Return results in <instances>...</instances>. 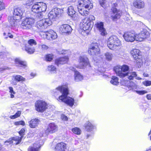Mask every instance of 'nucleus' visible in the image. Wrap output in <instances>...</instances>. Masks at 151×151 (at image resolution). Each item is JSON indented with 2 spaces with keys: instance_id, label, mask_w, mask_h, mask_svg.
<instances>
[{
  "instance_id": "25",
  "label": "nucleus",
  "mask_w": 151,
  "mask_h": 151,
  "mask_svg": "<svg viewBox=\"0 0 151 151\" xmlns=\"http://www.w3.org/2000/svg\"><path fill=\"white\" fill-rule=\"evenodd\" d=\"M48 40L55 39L57 37V35L56 32L52 30H50L48 31Z\"/></svg>"
},
{
  "instance_id": "36",
  "label": "nucleus",
  "mask_w": 151,
  "mask_h": 151,
  "mask_svg": "<svg viewBox=\"0 0 151 151\" xmlns=\"http://www.w3.org/2000/svg\"><path fill=\"white\" fill-rule=\"evenodd\" d=\"M106 59L108 60H111L113 57L112 54L109 52H107L104 55Z\"/></svg>"
},
{
  "instance_id": "49",
  "label": "nucleus",
  "mask_w": 151,
  "mask_h": 151,
  "mask_svg": "<svg viewBox=\"0 0 151 151\" xmlns=\"http://www.w3.org/2000/svg\"><path fill=\"white\" fill-rule=\"evenodd\" d=\"M5 6L4 3L1 0H0V11L5 9Z\"/></svg>"
},
{
  "instance_id": "34",
  "label": "nucleus",
  "mask_w": 151,
  "mask_h": 151,
  "mask_svg": "<svg viewBox=\"0 0 151 151\" xmlns=\"http://www.w3.org/2000/svg\"><path fill=\"white\" fill-rule=\"evenodd\" d=\"M38 45L39 48L41 51H45L48 48V47L45 44H40Z\"/></svg>"
},
{
  "instance_id": "54",
  "label": "nucleus",
  "mask_w": 151,
  "mask_h": 151,
  "mask_svg": "<svg viewBox=\"0 0 151 151\" xmlns=\"http://www.w3.org/2000/svg\"><path fill=\"white\" fill-rule=\"evenodd\" d=\"M86 19H88L91 22H93V20H94L95 19V17L94 16L92 15H90L89 16L88 18H86Z\"/></svg>"
},
{
  "instance_id": "59",
  "label": "nucleus",
  "mask_w": 151,
  "mask_h": 151,
  "mask_svg": "<svg viewBox=\"0 0 151 151\" xmlns=\"http://www.w3.org/2000/svg\"><path fill=\"white\" fill-rule=\"evenodd\" d=\"M70 69L73 71L75 73L76 71H77L74 68L72 67L70 68Z\"/></svg>"
},
{
  "instance_id": "63",
  "label": "nucleus",
  "mask_w": 151,
  "mask_h": 151,
  "mask_svg": "<svg viewBox=\"0 0 151 151\" xmlns=\"http://www.w3.org/2000/svg\"><path fill=\"white\" fill-rule=\"evenodd\" d=\"M30 75L32 76H35V73H32L30 74Z\"/></svg>"
},
{
  "instance_id": "9",
  "label": "nucleus",
  "mask_w": 151,
  "mask_h": 151,
  "mask_svg": "<svg viewBox=\"0 0 151 151\" xmlns=\"http://www.w3.org/2000/svg\"><path fill=\"white\" fill-rule=\"evenodd\" d=\"M52 24V22L49 19H43L38 21L36 27L39 29H44Z\"/></svg>"
},
{
  "instance_id": "26",
  "label": "nucleus",
  "mask_w": 151,
  "mask_h": 151,
  "mask_svg": "<svg viewBox=\"0 0 151 151\" xmlns=\"http://www.w3.org/2000/svg\"><path fill=\"white\" fill-rule=\"evenodd\" d=\"M8 20L10 25L12 27L16 26L17 25L18 22L20 20L14 19L13 16L12 17H9Z\"/></svg>"
},
{
  "instance_id": "8",
  "label": "nucleus",
  "mask_w": 151,
  "mask_h": 151,
  "mask_svg": "<svg viewBox=\"0 0 151 151\" xmlns=\"http://www.w3.org/2000/svg\"><path fill=\"white\" fill-rule=\"evenodd\" d=\"M35 22L32 18H27L23 19L21 24V27L24 29H28L32 27Z\"/></svg>"
},
{
  "instance_id": "62",
  "label": "nucleus",
  "mask_w": 151,
  "mask_h": 151,
  "mask_svg": "<svg viewBox=\"0 0 151 151\" xmlns=\"http://www.w3.org/2000/svg\"><path fill=\"white\" fill-rule=\"evenodd\" d=\"M146 151H151V147L147 148Z\"/></svg>"
},
{
  "instance_id": "19",
  "label": "nucleus",
  "mask_w": 151,
  "mask_h": 151,
  "mask_svg": "<svg viewBox=\"0 0 151 151\" xmlns=\"http://www.w3.org/2000/svg\"><path fill=\"white\" fill-rule=\"evenodd\" d=\"M59 31L63 33H66L70 32L72 31V28L68 24H64L60 26L59 27Z\"/></svg>"
},
{
  "instance_id": "56",
  "label": "nucleus",
  "mask_w": 151,
  "mask_h": 151,
  "mask_svg": "<svg viewBox=\"0 0 151 151\" xmlns=\"http://www.w3.org/2000/svg\"><path fill=\"white\" fill-rule=\"evenodd\" d=\"M124 1V0H116V1L118 3H120V5L122 4L124 5V2L125 3V1Z\"/></svg>"
},
{
  "instance_id": "52",
  "label": "nucleus",
  "mask_w": 151,
  "mask_h": 151,
  "mask_svg": "<svg viewBox=\"0 0 151 151\" xmlns=\"http://www.w3.org/2000/svg\"><path fill=\"white\" fill-rule=\"evenodd\" d=\"M25 132V130L24 129L22 128L20 131L19 132V134L20 135L22 138L23 137V136L24 135V132Z\"/></svg>"
},
{
  "instance_id": "45",
  "label": "nucleus",
  "mask_w": 151,
  "mask_h": 151,
  "mask_svg": "<svg viewBox=\"0 0 151 151\" xmlns=\"http://www.w3.org/2000/svg\"><path fill=\"white\" fill-rule=\"evenodd\" d=\"M52 59V55L51 54H48L46 56V60L47 61H50Z\"/></svg>"
},
{
  "instance_id": "30",
  "label": "nucleus",
  "mask_w": 151,
  "mask_h": 151,
  "mask_svg": "<svg viewBox=\"0 0 151 151\" xmlns=\"http://www.w3.org/2000/svg\"><path fill=\"white\" fill-rule=\"evenodd\" d=\"M110 83L111 84L114 85H118L119 83L118 78L115 76H112L110 81Z\"/></svg>"
},
{
  "instance_id": "29",
  "label": "nucleus",
  "mask_w": 151,
  "mask_h": 151,
  "mask_svg": "<svg viewBox=\"0 0 151 151\" xmlns=\"http://www.w3.org/2000/svg\"><path fill=\"white\" fill-rule=\"evenodd\" d=\"M85 127L86 130L88 132L92 131L93 128V126L89 122H87L85 124Z\"/></svg>"
},
{
  "instance_id": "51",
  "label": "nucleus",
  "mask_w": 151,
  "mask_h": 151,
  "mask_svg": "<svg viewBox=\"0 0 151 151\" xmlns=\"http://www.w3.org/2000/svg\"><path fill=\"white\" fill-rule=\"evenodd\" d=\"M106 0H99V2L100 5L102 7L104 8L105 6L104 4L106 3Z\"/></svg>"
},
{
  "instance_id": "37",
  "label": "nucleus",
  "mask_w": 151,
  "mask_h": 151,
  "mask_svg": "<svg viewBox=\"0 0 151 151\" xmlns=\"http://www.w3.org/2000/svg\"><path fill=\"white\" fill-rule=\"evenodd\" d=\"M38 147L37 146L36 144H34L32 147H29L28 149L29 151H38Z\"/></svg>"
},
{
  "instance_id": "46",
  "label": "nucleus",
  "mask_w": 151,
  "mask_h": 151,
  "mask_svg": "<svg viewBox=\"0 0 151 151\" xmlns=\"http://www.w3.org/2000/svg\"><path fill=\"white\" fill-rule=\"evenodd\" d=\"M41 36L44 38H46L47 39L48 37V32H42L40 34Z\"/></svg>"
},
{
  "instance_id": "13",
  "label": "nucleus",
  "mask_w": 151,
  "mask_h": 151,
  "mask_svg": "<svg viewBox=\"0 0 151 151\" xmlns=\"http://www.w3.org/2000/svg\"><path fill=\"white\" fill-rule=\"evenodd\" d=\"M150 36L149 32L147 30L144 29L138 35H136V41L140 42L147 39Z\"/></svg>"
},
{
  "instance_id": "21",
  "label": "nucleus",
  "mask_w": 151,
  "mask_h": 151,
  "mask_svg": "<svg viewBox=\"0 0 151 151\" xmlns=\"http://www.w3.org/2000/svg\"><path fill=\"white\" fill-rule=\"evenodd\" d=\"M66 145L63 142L59 143L55 146L56 151H65L66 149Z\"/></svg>"
},
{
  "instance_id": "11",
  "label": "nucleus",
  "mask_w": 151,
  "mask_h": 151,
  "mask_svg": "<svg viewBox=\"0 0 151 151\" xmlns=\"http://www.w3.org/2000/svg\"><path fill=\"white\" fill-rule=\"evenodd\" d=\"M47 103L42 100L38 101L35 104L36 111L41 112L44 111L47 108Z\"/></svg>"
},
{
  "instance_id": "10",
  "label": "nucleus",
  "mask_w": 151,
  "mask_h": 151,
  "mask_svg": "<svg viewBox=\"0 0 151 151\" xmlns=\"http://www.w3.org/2000/svg\"><path fill=\"white\" fill-rule=\"evenodd\" d=\"M93 22H91L88 19L86 18L83 19L81 24V27L84 31L91 29L93 27Z\"/></svg>"
},
{
  "instance_id": "58",
  "label": "nucleus",
  "mask_w": 151,
  "mask_h": 151,
  "mask_svg": "<svg viewBox=\"0 0 151 151\" xmlns=\"http://www.w3.org/2000/svg\"><path fill=\"white\" fill-rule=\"evenodd\" d=\"M138 87L139 86H138L137 85H135L134 86H133V87H132V88L133 89V90H134V91H135V90L136 89V88H138Z\"/></svg>"
},
{
  "instance_id": "18",
  "label": "nucleus",
  "mask_w": 151,
  "mask_h": 151,
  "mask_svg": "<svg viewBox=\"0 0 151 151\" xmlns=\"http://www.w3.org/2000/svg\"><path fill=\"white\" fill-rule=\"evenodd\" d=\"M58 130V127L54 123H50L45 133L47 134L52 133Z\"/></svg>"
},
{
  "instance_id": "48",
  "label": "nucleus",
  "mask_w": 151,
  "mask_h": 151,
  "mask_svg": "<svg viewBox=\"0 0 151 151\" xmlns=\"http://www.w3.org/2000/svg\"><path fill=\"white\" fill-rule=\"evenodd\" d=\"M25 123L24 122L22 121H20L18 122H16L14 123V124L16 125H21L24 126L25 125Z\"/></svg>"
},
{
  "instance_id": "1",
  "label": "nucleus",
  "mask_w": 151,
  "mask_h": 151,
  "mask_svg": "<svg viewBox=\"0 0 151 151\" xmlns=\"http://www.w3.org/2000/svg\"><path fill=\"white\" fill-rule=\"evenodd\" d=\"M54 92L55 96L59 95L60 93H62V95L57 99L58 101L64 102L70 107L73 106L74 100L73 99L68 97L69 91L67 86L63 85L59 86L54 90Z\"/></svg>"
},
{
  "instance_id": "5",
  "label": "nucleus",
  "mask_w": 151,
  "mask_h": 151,
  "mask_svg": "<svg viewBox=\"0 0 151 151\" xmlns=\"http://www.w3.org/2000/svg\"><path fill=\"white\" fill-rule=\"evenodd\" d=\"M47 9V6L45 3L42 2H37L32 6V11L35 13L40 14V18L43 16L42 12H45Z\"/></svg>"
},
{
  "instance_id": "2",
  "label": "nucleus",
  "mask_w": 151,
  "mask_h": 151,
  "mask_svg": "<svg viewBox=\"0 0 151 151\" xmlns=\"http://www.w3.org/2000/svg\"><path fill=\"white\" fill-rule=\"evenodd\" d=\"M93 8V5L89 0H78V9L80 14L83 16L88 15L89 9Z\"/></svg>"
},
{
  "instance_id": "35",
  "label": "nucleus",
  "mask_w": 151,
  "mask_h": 151,
  "mask_svg": "<svg viewBox=\"0 0 151 151\" xmlns=\"http://www.w3.org/2000/svg\"><path fill=\"white\" fill-rule=\"evenodd\" d=\"M25 50L29 54H33L35 51V49L34 47H30L29 46V47H26L25 48Z\"/></svg>"
},
{
  "instance_id": "42",
  "label": "nucleus",
  "mask_w": 151,
  "mask_h": 151,
  "mask_svg": "<svg viewBox=\"0 0 151 151\" xmlns=\"http://www.w3.org/2000/svg\"><path fill=\"white\" fill-rule=\"evenodd\" d=\"M28 43L30 46L36 45L37 44V42L35 40L33 39H31L28 41Z\"/></svg>"
},
{
  "instance_id": "28",
  "label": "nucleus",
  "mask_w": 151,
  "mask_h": 151,
  "mask_svg": "<svg viewBox=\"0 0 151 151\" xmlns=\"http://www.w3.org/2000/svg\"><path fill=\"white\" fill-rule=\"evenodd\" d=\"M74 78L75 80L77 82L81 81L83 79V76L78 71L75 72L74 74Z\"/></svg>"
},
{
  "instance_id": "15",
  "label": "nucleus",
  "mask_w": 151,
  "mask_h": 151,
  "mask_svg": "<svg viewBox=\"0 0 151 151\" xmlns=\"http://www.w3.org/2000/svg\"><path fill=\"white\" fill-rule=\"evenodd\" d=\"M24 12V10L20 8H17L14 9L13 14L14 18L17 20H20Z\"/></svg>"
},
{
  "instance_id": "57",
  "label": "nucleus",
  "mask_w": 151,
  "mask_h": 151,
  "mask_svg": "<svg viewBox=\"0 0 151 151\" xmlns=\"http://www.w3.org/2000/svg\"><path fill=\"white\" fill-rule=\"evenodd\" d=\"M148 100L151 99V94H147L146 96Z\"/></svg>"
},
{
  "instance_id": "23",
  "label": "nucleus",
  "mask_w": 151,
  "mask_h": 151,
  "mask_svg": "<svg viewBox=\"0 0 151 151\" xmlns=\"http://www.w3.org/2000/svg\"><path fill=\"white\" fill-rule=\"evenodd\" d=\"M40 120L37 118L32 119L29 122V126L31 128H34L37 127L39 124Z\"/></svg>"
},
{
  "instance_id": "22",
  "label": "nucleus",
  "mask_w": 151,
  "mask_h": 151,
  "mask_svg": "<svg viewBox=\"0 0 151 151\" xmlns=\"http://www.w3.org/2000/svg\"><path fill=\"white\" fill-rule=\"evenodd\" d=\"M68 15L72 17L74 20L77 19L78 17H76V11L73 6H70L68 8Z\"/></svg>"
},
{
  "instance_id": "17",
  "label": "nucleus",
  "mask_w": 151,
  "mask_h": 151,
  "mask_svg": "<svg viewBox=\"0 0 151 151\" xmlns=\"http://www.w3.org/2000/svg\"><path fill=\"white\" fill-rule=\"evenodd\" d=\"M96 27L99 30L101 35L104 36L107 35L106 29L104 27L103 23L102 22H98L95 24Z\"/></svg>"
},
{
  "instance_id": "44",
  "label": "nucleus",
  "mask_w": 151,
  "mask_h": 151,
  "mask_svg": "<svg viewBox=\"0 0 151 151\" xmlns=\"http://www.w3.org/2000/svg\"><path fill=\"white\" fill-rule=\"evenodd\" d=\"M9 92L11 93L10 95L11 97L13 98L14 97V94H15V92L14 91L12 87H9Z\"/></svg>"
},
{
  "instance_id": "38",
  "label": "nucleus",
  "mask_w": 151,
  "mask_h": 151,
  "mask_svg": "<svg viewBox=\"0 0 151 151\" xmlns=\"http://www.w3.org/2000/svg\"><path fill=\"white\" fill-rule=\"evenodd\" d=\"M56 68L53 65H51L48 67V70L52 73H54L56 71Z\"/></svg>"
},
{
  "instance_id": "32",
  "label": "nucleus",
  "mask_w": 151,
  "mask_h": 151,
  "mask_svg": "<svg viewBox=\"0 0 151 151\" xmlns=\"http://www.w3.org/2000/svg\"><path fill=\"white\" fill-rule=\"evenodd\" d=\"M13 78L14 80L16 81L19 82L20 81H24L25 80V78L20 75H16L14 76Z\"/></svg>"
},
{
  "instance_id": "6",
  "label": "nucleus",
  "mask_w": 151,
  "mask_h": 151,
  "mask_svg": "<svg viewBox=\"0 0 151 151\" xmlns=\"http://www.w3.org/2000/svg\"><path fill=\"white\" fill-rule=\"evenodd\" d=\"M88 52L89 55L93 57L99 54L100 53V50L98 43L96 42L91 43L88 48Z\"/></svg>"
},
{
  "instance_id": "47",
  "label": "nucleus",
  "mask_w": 151,
  "mask_h": 151,
  "mask_svg": "<svg viewBox=\"0 0 151 151\" xmlns=\"http://www.w3.org/2000/svg\"><path fill=\"white\" fill-rule=\"evenodd\" d=\"M34 1V0H27L26 1L25 4L28 6H30L33 4Z\"/></svg>"
},
{
  "instance_id": "50",
  "label": "nucleus",
  "mask_w": 151,
  "mask_h": 151,
  "mask_svg": "<svg viewBox=\"0 0 151 151\" xmlns=\"http://www.w3.org/2000/svg\"><path fill=\"white\" fill-rule=\"evenodd\" d=\"M143 83L146 86H148L151 85V81H144L143 82Z\"/></svg>"
},
{
  "instance_id": "53",
  "label": "nucleus",
  "mask_w": 151,
  "mask_h": 151,
  "mask_svg": "<svg viewBox=\"0 0 151 151\" xmlns=\"http://www.w3.org/2000/svg\"><path fill=\"white\" fill-rule=\"evenodd\" d=\"M61 118L62 120L66 121L68 120V117L64 114H62L61 116Z\"/></svg>"
},
{
  "instance_id": "7",
  "label": "nucleus",
  "mask_w": 151,
  "mask_h": 151,
  "mask_svg": "<svg viewBox=\"0 0 151 151\" xmlns=\"http://www.w3.org/2000/svg\"><path fill=\"white\" fill-rule=\"evenodd\" d=\"M62 11L60 9L58 8L53 9L48 14V19L52 22L56 20L60 16Z\"/></svg>"
},
{
  "instance_id": "31",
  "label": "nucleus",
  "mask_w": 151,
  "mask_h": 151,
  "mask_svg": "<svg viewBox=\"0 0 151 151\" xmlns=\"http://www.w3.org/2000/svg\"><path fill=\"white\" fill-rule=\"evenodd\" d=\"M15 61L17 64L20 65L21 66H25L26 65V63L22 61L20 58H17L15 59Z\"/></svg>"
},
{
  "instance_id": "24",
  "label": "nucleus",
  "mask_w": 151,
  "mask_h": 151,
  "mask_svg": "<svg viewBox=\"0 0 151 151\" xmlns=\"http://www.w3.org/2000/svg\"><path fill=\"white\" fill-rule=\"evenodd\" d=\"M68 60V57L65 56L56 59L55 60V63L56 65L58 66L60 64H63L66 63Z\"/></svg>"
},
{
  "instance_id": "41",
  "label": "nucleus",
  "mask_w": 151,
  "mask_h": 151,
  "mask_svg": "<svg viewBox=\"0 0 151 151\" xmlns=\"http://www.w3.org/2000/svg\"><path fill=\"white\" fill-rule=\"evenodd\" d=\"M21 114V112L20 111H18L14 115L10 116V118L12 119H15L20 116Z\"/></svg>"
},
{
  "instance_id": "3",
  "label": "nucleus",
  "mask_w": 151,
  "mask_h": 151,
  "mask_svg": "<svg viewBox=\"0 0 151 151\" xmlns=\"http://www.w3.org/2000/svg\"><path fill=\"white\" fill-rule=\"evenodd\" d=\"M129 68V67L127 65H124L122 66L118 65L114 67V70L117 75L120 78H122L128 76L129 79L131 80L133 79L134 77L126 72L128 70Z\"/></svg>"
},
{
  "instance_id": "14",
  "label": "nucleus",
  "mask_w": 151,
  "mask_h": 151,
  "mask_svg": "<svg viewBox=\"0 0 151 151\" xmlns=\"http://www.w3.org/2000/svg\"><path fill=\"white\" fill-rule=\"evenodd\" d=\"M79 64L76 67L80 69L83 68L86 66L89 65L88 60L87 58L84 56H81L78 59Z\"/></svg>"
},
{
  "instance_id": "16",
  "label": "nucleus",
  "mask_w": 151,
  "mask_h": 151,
  "mask_svg": "<svg viewBox=\"0 0 151 151\" xmlns=\"http://www.w3.org/2000/svg\"><path fill=\"white\" fill-rule=\"evenodd\" d=\"M123 37L126 41L132 42L136 40V35L131 32H127L124 34Z\"/></svg>"
},
{
  "instance_id": "12",
  "label": "nucleus",
  "mask_w": 151,
  "mask_h": 151,
  "mask_svg": "<svg viewBox=\"0 0 151 151\" xmlns=\"http://www.w3.org/2000/svg\"><path fill=\"white\" fill-rule=\"evenodd\" d=\"M111 11V19L113 21H116L120 17L122 14V12L121 10L114 7H112Z\"/></svg>"
},
{
  "instance_id": "33",
  "label": "nucleus",
  "mask_w": 151,
  "mask_h": 151,
  "mask_svg": "<svg viewBox=\"0 0 151 151\" xmlns=\"http://www.w3.org/2000/svg\"><path fill=\"white\" fill-rule=\"evenodd\" d=\"M134 91L135 92L137 93L140 95H143L147 93V91L145 90H140V88L139 87L136 88V89H135Z\"/></svg>"
},
{
  "instance_id": "60",
  "label": "nucleus",
  "mask_w": 151,
  "mask_h": 151,
  "mask_svg": "<svg viewBox=\"0 0 151 151\" xmlns=\"http://www.w3.org/2000/svg\"><path fill=\"white\" fill-rule=\"evenodd\" d=\"M117 6V4L116 3H113L112 4V7H114L116 8V7Z\"/></svg>"
},
{
  "instance_id": "55",
  "label": "nucleus",
  "mask_w": 151,
  "mask_h": 151,
  "mask_svg": "<svg viewBox=\"0 0 151 151\" xmlns=\"http://www.w3.org/2000/svg\"><path fill=\"white\" fill-rule=\"evenodd\" d=\"M13 143L12 140L9 139L5 142V144L6 145H8L9 144H10Z\"/></svg>"
},
{
  "instance_id": "43",
  "label": "nucleus",
  "mask_w": 151,
  "mask_h": 151,
  "mask_svg": "<svg viewBox=\"0 0 151 151\" xmlns=\"http://www.w3.org/2000/svg\"><path fill=\"white\" fill-rule=\"evenodd\" d=\"M127 73H128L129 74V75L132 76L133 77H136V79H137L139 80L142 79L141 78L137 76V74L135 72Z\"/></svg>"
},
{
  "instance_id": "64",
  "label": "nucleus",
  "mask_w": 151,
  "mask_h": 151,
  "mask_svg": "<svg viewBox=\"0 0 151 151\" xmlns=\"http://www.w3.org/2000/svg\"><path fill=\"white\" fill-rule=\"evenodd\" d=\"M2 146L0 145V151H2Z\"/></svg>"
},
{
  "instance_id": "39",
  "label": "nucleus",
  "mask_w": 151,
  "mask_h": 151,
  "mask_svg": "<svg viewBox=\"0 0 151 151\" xmlns=\"http://www.w3.org/2000/svg\"><path fill=\"white\" fill-rule=\"evenodd\" d=\"M72 131L73 133L77 135L80 134L81 132V130L77 127L73 128L72 129Z\"/></svg>"
},
{
  "instance_id": "27",
  "label": "nucleus",
  "mask_w": 151,
  "mask_h": 151,
  "mask_svg": "<svg viewBox=\"0 0 151 151\" xmlns=\"http://www.w3.org/2000/svg\"><path fill=\"white\" fill-rule=\"evenodd\" d=\"M140 51L137 49H134L131 51V54L135 59L138 58V56L139 55Z\"/></svg>"
},
{
  "instance_id": "4",
  "label": "nucleus",
  "mask_w": 151,
  "mask_h": 151,
  "mask_svg": "<svg viewBox=\"0 0 151 151\" xmlns=\"http://www.w3.org/2000/svg\"><path fill=\"white\" fill-rule=\"evenodd\" d=\"M108 47L111 50H117L121 45L120 40L114 35L109 37L107 42Z\"/></svg>"
},
{
  "instance_id": "20",
  "label": "nucleus",
  "mask_w": 151,
  "mask_h": 151,
  "mask_svg": "<svg viewBox=\"0 0 151 151\" xmlns=\"http://www.w3.org/2000/svg\"><path fill=\"white\" fill-rule=\"evenodd\" d=\"M133 6L138 9H142L145 8V3L141 0H135L133 2Z\"/></svg>"
},
{
  "instance_id": "61",
  "label": "nucleus",
  "mask_w": 151,
  "mask_h": 151,
  "mask_svg": "<svg viewBox=\"0 0 151 151\" xmlns=\"http://www.w3.org/2000/svg\"><path fill=\"white\" fill-rule=\"evenodd\" d=\"M8 36L10 38H13V35H12L10 33H8Z\"/></svg>"
},
{
  "instance_id": "40",
  "label": "nucleus",
  "mask_w": 151,
  "mask_h": 151,
  "mask_svg": "<svg viewBox=\"0 0 151 151\" xmlns=\"http://www.w3.org/2000/svg\"><path fill=\"white\" fill-rule=\"evenodd\" d=\"M22 137H19L18 136H16L15 137H13L12 140L15 141H17V142L16 143V145H18L19 144L21 141V140L22 139Z\"/></svg>"
}]
</instances>
